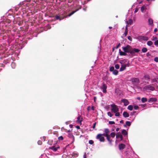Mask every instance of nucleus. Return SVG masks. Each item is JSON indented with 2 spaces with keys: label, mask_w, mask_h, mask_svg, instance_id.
<instances>
[{
  "label": "nucleus",
  "mask_w": 158,
  "mask_h": 158,
  "mask_svg": "<svg viewBox=\"0 0 158 158\" xmlns=\"http://www.w3.org/2000/svg\"><path fill=\"white\" fill-rule=\"evenodd\" d=\"M122 48L124 51V52L122 51L120 49L119 50V55L121 56L126 55V53H129L131 55L134 56V54L135 52H138L140 51V50L136 48H133L132 47L129 45H127L125 47H123Z\"/></svg>",
  "instance_id": "nucleus-1"
},
{
  "label": "nucleus",
  "mask_w": 158,
  "mask_h": 158,
  "mask_svg": "<svg viewBox=\"0 0 158 158\" xmlns=\"http://www.w3.org/2000/svg\"><path fill=\"white\" fill-rule=\"evenodd\" d=\"M123 60H120V63L122 64V65L121 68L120 69V71H122L123 70H125L126 69V67H127L129 66V63H128L127 64H124L123 63Z\"/></svg>",
  "instance_id": "nucleus-2"
},
{
  "label": "nucleus",
  "mask_w": 158,
  "mask_h": 158,
  "mask_svg": "<svg viewBox=\"0 0 158 158\" xmlns=\"http://www.w3.org/2000/svg\"><path fill=\"white\" fill-rule=\"evenodd\" d=\"M110 106L111 107V110L112 112L116 113L119 111V108L116 105L112 104Z\"/></svg>",
  "instance_id": "nucleus-3"
},
{
  "label": "nucleus",
  "mask_w": 158,
  "mask_h": 158,
  "mask_svg": "<svg viewBox=\"0 0 158 158\" xmlns=\"http://www.w3.org/2000/svg\"><path fill=\"white\" fill-rule=\"evenodd\" d=\"M143 89L146 90L148 92L150 90H155V88L151 85H147L144 87Z\"/></svg>",
  "instance_id": "nucleus-4"
},
{
  "label": "nucleus",
  "mask_w": 158,
  "mask_h": 158,
  "mask_svg": "<svg viewBox=\"0 0 158 158\" xmlns=\"http://www.w3.org/2000/svg\"><path fill=\"white\" fill-rule=\"evenodd\" d=\"M102 135H103V134H98L97 135L96 138L97 139H99L101 142H104L105 141V138L103 136H102Z\"/></svg>",
  "instance_id": "nucleus-5"
},
{
  "label": "nucleus",
  "mask_w": 158,
  "mask_h": 158,
  "mask_svg": "<svg viewBox=\"0 0 158 158\" xmlns=\"http://www.w3.org/2000/svg\"><path fill=\"white\" fill-rule=\"evenodd\" d=\"M105 137H106V139L108 140V141L109 142V143L111 144L112 142V140L110 139V135H107L106 134L105 136H104Z\"/></svg>",
  "instance_id": "nucleus-6"
},
{
  "label": "nucleus",
  "mask_w": 158,
  "mask_h": 158,
  "mask_svg": "<svg viewBox=\"0 0 158 158\" xmlns=\"http://www.w3.org/2000/svg\"><path fill=\"white\" fill-rule=\"evenodd\" d=\"M132 82L133 83L138 84L139 82V80L138 78H132L131 79Z\"/></svg>",
  "instance_id": "nucleus-7"
},
{
  "label": "nucleus",
  "mask_w": 158,
  "mask_h": 158,
  "mask_svg": "<svg viewBox=\"0 0 158 158\" xmlns=\"http://www.w3.org/2000/svg\"><path fill=\"white\" fill-rule=\"evenodd\" d=\"M121 102L124 103L125 106H127L129 104V102L128 100L125 99H123L121 100Z\"/></svg>",
  "instance_id": "nucleus-8"
},
{
  "label": "nucleus",
  "mask_w": 158,
  "mask_h": 158,
  "mask_svg": "<svg viewBox=\"0 0 158 158\" xmlns=\"http://www.w3.org/2000/svg\"><path fill=\"white\" fill-rule=\"evenodd\" d=\"M101 88L102 89L103 93H106V92L107 86L105 84H103L102 86L101 87Z\"/></svg>",
  "instance_id": "nucleus-9"
},
{
  "label": "nucleus",
  "mask_w": 158,
  "mask_h": 158,
  "mask_svg": "<svg viewBox=\"0 0 158 158\" xmlns=\"http://www.w3.org/2000/svg\"><path fill=\"white\" fill-rule=\"evenodd\" d=\"M126 147V145L123 143H121L118 145V148L120 150H122L125 148Z\"/></svg>",
  "instance_id": "nucleus-10"
},
{
  "label": "nucleus",
  "mask_w": 158,
  "mask_h": 158,
  "mask_svg": "<svg viewBox=\"0 0 158 158\" xmlns=\"http://www.w3.org/2000/svg\"><path fill=\"white\" fill-rule=\"evenodd\" d=\"M60 148V147L58 145L56 147V146H53L50 148V149H52L54 152L56 151L58 148Z\"/></svg>",
  "instance_id": "nucleus-11"
},
{
  "label": "nucleus",
  "mask_w": 158,
  "mask_h": 158,
  "mask_svg": "<svg viewBox=\"0 0 158 158\" xmlns=\"http://www.w3.org/2000/svg\"><path fill=\"white\" fill-rule=\"evenodd\" d=\"M116 139H118L119 138H120L121 140H123V137L122 135L120 133H118L116 134Z\"/></svg>",
  "instance_id": "nucleus-12"
},
{
  "label": "nucleus",
  "mask_w": 158,
  "mask_h": 158,
  "mask_svg": "<svg viewBox=\"0 0 158 158\" xmlns=\"http://www.w3.org/2000/svg\"><path fill=\"white\" fill-rule=\"evenodd\" d=\"M66 17L67 16L63 17L62 16H60L56 15L55 16V18L56 20L59 19L60 20L62 19H63L64 18H66Z\"/></svg>",
  "instance_id": "nucleus-13"
},
{
  "label": "nucleus",
  "mask_w": 158,
  "mask_h": 158,
  "mask_svg": "<svg viewBox=\"0 0 158 158\" xmlns=\"http://www.w3.org/2000/svg\"><path fill=\"white\" fill-rule=\"evenodd\" d=\"M104 132L105 133L103 134V135L104 136H105L106 134L109 135L108 134L110 132V130L108 128H105L104 129Z\"/></svg>",
  "instance_id": "nucleus-14"
},
{
  "label": "nucleus",
  "mask_w": 158,
  "mask_h": 158,
  "mask_svg": "<svg viewBox=\"0 0 158 158\" xmlns=\"http://www.w3.org/2000/svg\"><path fill=\"white\" fill-rule=\"evenodd\" d=\"M157 99L156 98H151L148 100V102H156L157 101Z\"/></svg>",
  "instance_id": "nucleus-15"
},
{
  "label": "nucleus",
  "mask_w": 158,
  "mask_h": 158,
  "mask_svg": "<svg viewBox=\"0 0 158 158\" xmlns=\"http://www.w3.org/2000/svg\"><path fill=\"white\" fill-rule=\"evenodd\" d=\"M123 115L125 118H127L129 117V114L126 111H124L123 112Z\"/></svg>",
  "instance_id": "nucleus-16"
},
{
  "label": "nucleus",
  "mask_w": 158,
  "mask_h": 158,
  "mask_svg": "<svg viewBox=\"0 0 158 158\" xmlns=\"http://www.w3.org/2000/svg\"><path fill=\"white\" fill-rule=\"evenodd\" d=\"M152 83L156 82L158 83V77L156 78H155L152 80Z\"/></svg>",
  "instance_id": "nucleus-17"
},
{
  "label": "nucleus",
  "mask_w": 158,
  "mask_h": 158,
  "mask_svg": "<svg viewBox=\"0 0 158 158\" xmlns=\"http://www.w3.org/2000/svg\"><path fill=\"white\" fill-rule=\"evenodd\" d=\"M81 116L80 115L77 118V120L76 121L78 123H81L82 121V120L81 119Z\"/></svg>",
  "instance_id": "nucleus-18"
},
{
  "label": "nucleus",
  "mask_w": 158,
  "mask_h": 158,
  "mask_svg": "<svg viewBox=\"0 0 158 158\" xmlns=\"http://www.w3.org/2000/svg\"><path fill=\"white\" fill-rule=\"evenodd\" d=\"M79 9H77L76 10H74V11H73V12H72L71 13H70L68 15V17H70V16H71L73 14L75 13L78 10H79Z\"/></svg>",
  "instance_id": "nucleus-19"
},
{
  "label": "nucleus",
  "mask_w": 158,
  "mask_h": 158,
  "mask_svg": "<svg viewBox=\"0 0 158 158\" xmlns=\"http://www.w3.org/2000/svg\"><path fill=\"white\" fill-rule=\"evenodd\" d=\"M148 22L149 25H151L153 23V20L152 19L149 18L148 19Z\"/></svg>",
  "instance_id": "nucleus-20"
},
{
  "label": "nucleus",
  "mask_w": 158,
  "mask_h": 158,
  "mask_svg": "<svg viewBox=\"0 0 158 158\" xmlns=\"http://www.w3.org/2000/svg\"><path fill=\"white\" fill-rule=\"evenodd\" d=\"M122 134L124 135H127V132L125 130H123L122 131Z\"/></svg>",
  "instance_id": "nucleus-21"
},
{
  "label": "nucleus",
  "mask_w": 158,
  "mask_h": 158,
  "mask_svg": "<svg viewBox=\"0 0 158 158\" xmlns=\"http://www.w3.org/2000/svg\"><path fill=\"white\" fill-rule=\"evenodd\" d=\"M148 51V49L147 48L145 47H143L142 48V51L143 52L145 53L146 52Z\"/></svg>",
  "instance_id": "nucleus-22"
},
{
  "label": "nucleus",
  "mask_w": 158,
  "mask_h": 158,
  "mask_svg": "<svg viewBox=\"0 0 158 158\" xmlns=\"http://www.w3.org/2000/svg\"><path fill=\"white\" fill-rule=\"evenodd\" d=\"M127 109L130 111L132 110L133 109V106L131 105L128 106Z\"/></svg>",
  "instance_id": "nucleus-23"
},
{
  "label": "nucleus",
  "mask_w": 158,
  "mask_h": 158,
  "mask_svg": "<svg viewBox=\"0 0 158 158\" xmlns=\"http://www.w3.org/2000/svg\"><path fill=\"white\" fill-rule=\"evenodd\" d=\"M141 101L143 103H144L147 101V99L146 98H143L141 99Z\"/></svg>",
  "instance_id": "nucleus-24"
},
{
  "label": "nucleus",
  "mask_w": 158,
  "mask_h": 158,
  "mask_svg": "<svg viewBox=\"0 0 158 158\" xmlns=\"http://www.w3.org/2000/svg\"><path fill=\"white\" fill-rule=\"evenodd\" d=\"M146 8V6H143L141 8V11L142 12H144V11L145 10Z\"/></svg>",
  "instance_id": "nucleus-25"
},
{
  "label": "nucleus",
  "mask_w": 158,
  "mask_h": 158,
  "mask_svg": "<svg viewBox=\"0 0 158 158\" xmlns=\"http://www.w3.org/2000/svg\"><path fill=\"white\" fill-rule=\"evenodd\" d=\"M152 44L153 43L151 41H148L147 42V44L149 46L152 45Z\"/></svg>",
  "instance_id": "nucleus-26"
},
{
  "label": "nucleus",
  "mask_w": 158,
  "mask_h": 158,
  "mask_svg": "<svg viewBox=\"0 0 158 158\" xmlns=\"http://www.w3.org/2000/svg\"><path fill=\"white\" fill-rule=\"evenodd\" d=\"M110 137H111L112 138H114L115 136V133L114 132H111L110 133Z\"/></svg>",
  "instance_id": "nucleus-27"
},
{
  "label": "nucleus",
  "mask_w": 158,
  "mask_h": 158,
  "mask_svg": "<svg viewBox=\"0 0 158 158\" xmlns=\"http://www.w3.org/2000/svg\"><path fill=\"white\" fill-rule=\"evenodd\" d=\"M118 70H114V71H113V73L114 75H118Z\"/></svg>",
  "instance_id": "nucleus-28"
},
{
  "label": "nucleus",
  "mask_w": 158,
  "mask_h": 158,
  "mask_svg": "<svg viewBox=\"0 0 158 158\" xmlns=\"http://www.w3.org/2000/svg\"><path fill=\"white\" fill-rule=\"evenodd\" d=\"M127 23L128 24L131 25L133 23V21L131 19H130L128 20V22H127Z\"/></svg>",
  "instance_id": "nucleus-29"
},
{
  "label": "nucleus",
  "mask_w": 158,
  "mask_h": 158,
  "mask_svg": "<svg viewBox=\"0 0 158 158\" xmlns=\"http://www.w3.org/2000/svg\"><path fill=\"white\" fill-rule=\"evenodd\" d=\"M144 77L145 79L147 80H149L150 79V77L148 75H145L144 76Z\"/></svg>",
  "instance_id": "nucleus-30"
},
{
  "label": "nucleus",
  "mask_w": 158,
  "mask_h": 158,
  "mask_svg": "<svg viewBox=\"0 0 158 158\" xmlns=\"http://www.w3.org/2000/svg\"><path fill=\"white\" fill-rule=\"evenodd\" d=\"M114 70V67L113 66L111 67L110 69V71L111 72H113Z\"/></svg>",
  "instance_id": "nucleus-31"
},
{
  "label": "nucleus",
  "mask_w": 158,
  "mask_h": 158,
  "mask_svg": "<svg viewBox=\"0 0 158 158\" xmlns=\"http://www.w3.org/2000/svg\"><path fill=\"white\" fill-rule=\"evenodd\" d=\"M126 124L127 125L130 126L131 125V123L130 122L127 121L126 122Z\"/></svg>",
  "instance_id": "nucleus-32"
},
{
  "label": "nucleus",
  "mask_w": 158,
  "mask_h": 158,
  "mask_svg": "<svg viewBox=\"0 0 158 158\" xmlns=\"http://www.w3.org/2000/svg\"><path fill=\"white\" fill-rule=\"evenodd\" d=\"M48 143L49 145H51L52 143V141L51 140H49L48 141Z\"/></svg>",
  "instance_id": "nucleus-33"
},
{
  "label": "nucleus",
  "mask_w": 158,
  "mask_h": 158,
  "mask_svg": "<svg viewBox=\"0 0 158 158\" xmlns=\"http://www.w3.org/2000/svg\"><path fill=\"white\" fill-rule=\"evenodd\" d=\"M142 39L145 40H148V38L146 36H143V37Z\"/></svg>",
  "instance_id": "nucleus-34"
},
{
  "label": "nucleus",
  "mask_w": 158,
  "mask_h": 158,
  "mask_svg": "<svg viewBox=\"0 0 158 158\" xmlns=\"http://www.w3.org/2000/svg\"><path fill=\"white\" fill-rule=\"evenodd\" d=\"M115 68L117 69H118L119 68V65L118 64H116L115 65Z\"/></svg>",
  "instance_id": "nucleus-35"
},
{
  "label": "nucleus",
  "mask_w": 158,
  "mask_h": 158,
  "mask_svg": "<svg viewBox=\"0 0 158 158\" xmlns=\"http://www.w3.org/2000/svg\"><path fill=\"white\" fill-rule=\"evenodd\" d=\"M58 139L59 140H62L63 139V137L62 136H60L58 138Z\"/></svg>",
  "instance_id": "nucleus-36"
},
{
  "label": "nucleus",
  "mask_w": 158,
  "mask_h": 158,
  "mask_svg": "<svg viewBox=\"0 0 158 158\" xmlns=\"http://www.w3.org/2000/svg\"><path fill=\"white\" fill-rule=\"evenodd\" d=\"M107 114L108 116H110V117H112V116H113V114H112L111 112H108L107 113Z\"/></svg>",
  "instance_id": "nucleus-37"
},
{
  "label": "nucleus",
  "mask_w": 158,
  "mask_h": 158,
  "mask_svg": "<svg viewBox=\"0 0 158 158\" xmlns=\"http://www.w3.org/2000/svg\"><path fill=\"white\" fill-rule=\"evenodd\" d=\"M109 123L110 124H114L115 123L114 121H110L109 122Z\"/></svg>",
  "instance_id": "nucleus-38"
},
{
  "label": "nucleus",
  "mask_w": 158,
  "mask_h": 158,
  "mask_svg": "<svg viewBox=\"0 0 158 158\" xmlns=\"http://www.w3.org/2000/svg\"><path fill=\"white\" fill-rule=\"evenodd\" d=\"M89 143L90 144H92L94 143V141L92 140H90L89 141Z\"/></svg>",
  "instance_id": "nucleus-39"
},
{
  "label": "nucleus",
  "mask_w": 158,
  "mask_h": 158,
  "mask_svg": "<svg viewBox=\"0 0 158 158\" xmlns=\"http://www.w3.org/2000/svg\"><path fill=\"white\" fill-rule=\"evenodd\" d=\"M154 44L156 46H158V40L155 41L154 42Z\"/></svg>",
  "instance_id": "nucleus-40"
},
{
  "label": "nucleus",
  "mask_w": 158,
  "mask_h": 158,
  "mask_svg": "<svg viewBox=\"0 0 158 158\" xmlns=\"http://www.w3.org/2000/svg\"><path fill=\"white\" fill-rule=\"evenodd\" d=\"M119 115H120V114L119 112H117L115 113V116H116L118 117V116H119Z\"/></svg>",
  "instance_id": "nucleus-41"
},
{
  "label": "nucleus",
  "mask_w": 158,
  "mask_h": 158,
  "mask_svg": "<svg viewBox=\"0 0 158 158\" xmlns=\"http://www.w3.org/2000/svg\"><path fill=\"white\" fill-rule=\"evenodd\" d=\"M127 33L128 32L127 31H125L124 34L123 35V36H124V37L126 36L127 34Z\"/></svg>",
  "instance_id": "nucleus-42"
},
{
  "label": "nucleus",
  "mask_w": 158,
  "mask_h": 158,
  "mask_svg": "<svg viewBox=\"0 0 158 158\" xmlns=\"http://www.w3.org/2000/svg\"><path fill=\"white\" fill-rule=\"evenodd\" d=\"M134 108L135 110H137L139 108V106H138L135 105L134 106Z\"/></svg>",
  "instance_id": "nucleus-43"
},
{
  "label": "nucleus",
  "mask_w": 158,
  "mask_h": 158,
  "mask_svg": "<svg viewBox=\"0 0 158 158\" xmlns=\"http://www.w3.org/2000/svg\"><path fill=\"white\" fill-rule=\"evenodd\" d=\"M154 61L156 62H158V57H156L154 58Z\"/></svg>",
  "instance_id": "nucleus-44"
},
{
  "label": "nucleus",
  "mask_w": 158,
  "mask_h": 158,
  "mask_svg": "<svg viewBox=\"0 0 158 158\" xmlns=\"http://www.w3.org/2000/svg\"><path fill=\"white\" fill-rule=\"evenodd\" d=\"M146 55L147 57H148L149 56H151V54L149 52H147L146 54Z\"/></svg>",
  "instance_id": "nucleus-45"
},
{
  "label": "nucleus",
  "mask_w": 158,
  "mask_h": 158,
  "mask_svg": "<svg viewBox=\"0 0 158 158\" xmlns=\"http://www.w3.org/2000/svg\"><path fill=\"white\" fill-rule=\"evenodd\" d=\"M42 143V142L40 140H39L38 142V143L39 145H41Z\"/></svg>",
  "instance_id": "nucleus-46"
},
{
  "label": "nucleus",
  "mask_w": 158,
  "mask_h": 158,
  "mask_svg": "<svg viewBox=\"0 0 158 158\" xmlns=\"http://www.w3.org/2000/svg\"><path fill=\"white\" fill-rule=\"evenodd\" d=\"M128 39L130 41H131L132 40V39L131 37L130 36H128L127 37Z\"/></svg>",
  "instance_id": "nucleus-47"
},
{
  "label": "nucleus",
  "mask_w": 158,
  "mask_h": 158,
  "mask_svg": "<svg viewBox=\"0 0 158 158\" xmlns=\"http://www.w3.org/2000/svg\"><path fill=\"white\" fill-rule=\"evenodd\" d=\"M96 122L94 123L93 126V129H94L95 128V127H96Z\"/></svg>",
  "instance_id": "nucleus-48"
},
{
  "label": "nucleus",
  "mask_w": 158,
  "mask_h": 158,
  "mask_svg": "<svg viewBox=\"0 0 158 158\" xmlns=\"http://www.w3.org/2000/svg\"><path fill=\"white\" fill-rule=\"evenodd\" d=\"M120 43H119L118 44L117 46H116L115 47V48L116 49H117L119 47V46H120Z\"/></svg>",
  "instance_id": "nucleus-49"
},
{
  "label": "nucleus",
  "mask_w": 158,
  "mask_h": 158,
  "mask_svg": "<svg viewBox=\"0 0 158 158\" xmlns=\"http://www.w3.org/2000/svg\"><path fill=\"white\" fill-rule=\"evenodd\" d=\"M70 136H72V137L73 139V141L72 142V143L74 141V137L73 136V135L72 134L70 135Z\"/></svg>",
  "instance_id": "nucleus-50"
},
{
  "label": "nucleus",
  "mask_w": 158,
  "mask_h": 158,
  "mask_svg": "<svg viewBox=\"0 0 158 158\" xmlns=\"http://www.w3.org/2000/svg\"><path fill=\"white\" fill-rule=\"evenodd\" d=\"M90 107H91L90 106H88L87 107V110L88 111H89L90 110Z\"/></svg>",
  "instance_id": "nucleus-51"
},
{
  "label": "nucleus",
  "mask_w": 158,
  "mask_h": 158,
  "mask_svg": "<svg viewBox=\"0 0 158 158\" xmlns=\"http://www.w3.org/2000/svg\"><path fill=\"white\" fill-rule=\"evenodd\" d=\"M138 11V8H136L135 9V11H134L135 13H136Z\"/></svg>",
  "instance_id": "nucleus-52"
},
{
  "label": "nucleus",
  "mask_w": 158,
  "mask_h": 158,
  "mask_svg": "<svg viewBox=\"0 0 158 158\" xmlns=\"http://www.w3.org/2000/svg\"><path fill=\"white\" fill-rule=\"evenodd\" d=\"M91 109L92 110H94L95 109V107L94 106H92Z\"/></svg>",
  "instance_id": "nucleus-53"
},
{
  "label": "nucleus",
  "mask_w": 158,
  "mask_h": 158,
  "mask_svg": "<svg viewBox=\"0 0 158 158\" xmlns=\"http://www.w3.org/2000/svg\"><path fill=\"white\" fill-rule=\"evenodd\" d=\"M120 123H124V121L123 120H121L120 121Z\"/></svg>",
  "instance_id": "nucleus-54"
},
{
  "label": "nucleus",
  "mask_w": 158,
  "mask_h": 158,
  "mask_svg": "<svg viewBox=\"0 0 158 158\" xmlns=\"http://www.w3.org/2000/svg\"><path fill=\"white\" fill-rule=\"evenodd\" d=\"M125 31H127V32H128V28L127 27V26L126 27Z\"/></svg>",
  "instance_id": "nucleus-55"
},
{
  "label": "nucleus",
  "mask_w": 158,
  "mask_h": 158,
  "mask_svg": "<svg viewBox=\"0 0 158 158\" xmlns=\"http://www.w3.org/2000/svg\"><path fill=\"white\" fill-rule=\"evenodd\" d=\"M157 31V28H155L154 30V32H156Z\"/></svg>",
  "instance_id": "nucleus-56"
},
{
  "label": "nucleus",
  "mask_w": 158,
  "mask_h": 158,
  "mask_svg": "<svg viewBox=\"0 0 158 158\" xmlns=\"http://www.w3.org/2000/svg\"><path fill=\"white\" fill-rule=\"evenodd\" d=\"M157 37H155L152 40H157Z\"/></svg>",
  "instance_id": "nucleus-57"
},
{
  "label": "nucleus",
  "mask_w": 158,
  "mask_h": 158,
  "mask_svg": "<svg viewBox=\"0 0 158 158\" xmlns=\"http://www.w3.org/2000/svg\"><path fill=\"white\" fill-rule=\"evenodd\" d=\"M97 99V98L96 97H94V102H95L96 100Z\"/></svg>",
  "instance_id": "nucleus-58"
},
{
  "label": "nucleus",
  "mask_w": 158,
  "mask_h": 158,
  "mask_svg": "<svg viewBox=\"0 0 158 158\" xmlns=\"http://www.w3.org/2000/svg\"><path fill=\"white\" fill-rule=\"evenodd\" d=\"M76 128H77V129H80V127L79 126H76Z\"/></svg>",
  "instance_id": "nucleus-59"
},
{
  "label": "nucleus",
  "mask_w": 158,
  "mask_h": 158,
  "mask_svg": "<svg viewBox=\"0 0 158 158\" xmlns=\"http://www.w3.org/2000/svg\"><path fill=\"white\" fill-rule=\"evenodd\" d=\"M119 128H117L116 129V131H118L119 130Z\"/></svg>",
  "instance_id": "nucleus-60"
},
{
  "label": "nucleus",
  "mask_w": 158,
  "mask_h": 158,
  "mask_svg": "<svg viewBox=\"0 0 158 158\" xmlns=\"http://www.w3.org/2000/svg\"><path fill=\"white\" fill-rule=\"evenodd\" d=\"M135 112H135V111H134V112H131V114H134V113H135Z\"/></svg>",
  "instance_id": "nucleus-61"
},
{
  "label": "nucleus",
  "mask_w": 158,
  "mask_h": 158,
  "mask_svg": "<svg viewBox=\"0 0 158 158\" xmlns=\"http://www.w3.org/2000/svg\"><path fill=\"white\" fill-rule=\"evenodd\" d=\"M137 99L138 100H140V97H137Z\"/></svg>",
  "instance_id": "nucleus-62"
},
{
  "label": "nucleus",
  "mask_w": 158,
  "mask_h": 158,
  "mask_svg": "<svg viewBox=\"0 0 158 158\" xmlns=\"http://www.w3.org/2000/svg\"><path fill=\"white\" fill-rule=\"evenodd\" d=\"M72 126H72V125L70 124V125H69V126H70V127H72Z\"/></svg>",
  "instance_id": "nucleus-63"
},
{
  "label": "nucleus",
  "mask_w": 158,
  "mask_h": 158,
  "mask_svg": "<svg viewBox=\"0 0 158 158\" xmlns=\"http://www.w3.org/2000/svg\"><path fill=\"white\" fill-rule=\"evenodd\" d=\"M109 28L110 29H112V27H109Z\"/></svg>",
  "instance_id": "nucleus-64"
}]
</instances>
